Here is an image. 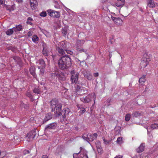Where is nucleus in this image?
<instances>
[{
  "label": "nucleus",
  "instance_id": "nucleus-1",
  "mask_svg": "<svg viewBox=\"0 0 158 158\" xmlns=\"http://www.w3.org/2000/svg\"><path fill=\"white\" fill-rule=\"evenodd\" d=\"M58 64L59 68L61 69H67L72 65L71 58L66 55L63 56L59 60Z\"/></svg>",
  "mask_w": 158,
  "mask_h": 158
},
{
  "label": "nucleus",
  "instance_id": "nucleus-2",
  "mask_svg": "<svg viewBox=\"0 0 158 158\" xmlns=\"http://www.w3.org/2000/svg\"><path fill=\"white\" fill-rule=\"evenodd\" d=\"M52 111L56 110V116H59L61 114L62 104L56 99L52 100L50 102Z\"/></svg>",
  "mask_w": 158,
  "mask_h": 158
},
{
  "label": "nucleus",
  "instance_id": "nucleus-3",
  "mask_svg": "<svg viewBox=\"0 0 158 158\" xmlns=\"http://www.w3.org/2000/svg\"><path fill=\"white\" fill-rule=\"evenodd\" d=\"M158 155V151L156 150H151L148 153H144L140 155L137 154L132 158H155Z\"/></svg>",
  "mask_w": 158,
  "mask_h": 158
},
{
  "label": "nucleus",
  "instance_id": "nucleus-4",
  "mask_svg": "<svg viewBox=\"0 0 158 158\" xmlns=\"http://www.w3.org/2000/svg\"><path fill=\"white\" fill-rule=\"evenodd\" d=\"M81 101L84 103H87L89 102L92 99L94 100V103L93 106L94 105L95 103L96 96L94 93L88 95L84 94L83 97L80 98Z\"/></svg>",
  "mask_w": 158,
  "mask_h": 158
},
{
  "label": "nucleus",
  "instance_id": "nucleus-5",
  "mask_svg": "<svg viewBox=\"0 0 158 158\" xmlns=\"http://www.w3.org/2000/svg\"><path fill=\"white\" fill-rule=\"evenodd\" d=\"M80 149L79 152L73 154V158H88L87 155V151L81 147H80Z\"/></svg>",
  "mask_w": 158,
  "mask_h": 158
},
{
  "label": "nucleus",
  "instance_id": "nucleus-6",
  "mask_svg": "<svg viewBox=\"0 0 158 158\" xmlns=\"http://www.w3.org/2000/svg\"><path fill=\"white\" fill-rule=\"evenodd\" d=\"M97 136L98 135L97 133H94L93 134H85L82 135V138L85 140L89 142V141H93L97 138Z\"/></svg>",
  "mask_w": 158,
  "mask_h": 158
},
{
  "label": "nucleus",
  "instance_id": "nucleus-7",
  "mask_svg": "<svg viewBox=\"0 0 158 158\" xmlns=\"http://www.w3.org/2000/svg\"><path fill=\"white\" fill-rule=\"evenodd\" d=\"M71 74V81L72 83L76 84L78 81L79 76V73H76L75 70L71 71L70 73Z\"/></svg>",
  "mask_w": 158,
  "mask_h": 158
},
{
  "label": "nucleus",
  "instance_id": "nucleus-8",
  "mask_svg": "<svg viewBox=\"0 0 158 158\" xmlns=\"http://www.w3.org/2000/svg\"><path fill=\"white\" fill-rule=\"evenodd\" d=\"M150 60V58L148 57V56L146 54H144L143 58L141 60L140 64V66L141 68H145L148 64L149 61Z\"/></svg>",
  "mask_w": 158,
  "mask_h": 158
},
{
  "label": "nucleus",
  "instance_id": "nucleus-9",
  "mask_svg": "<svg viewBox=\"0 0 158 158\" xmlns=\"http://www.w3.org/2000/svg\"><path fill=\"white\" fill-rule=\"evenodd\" d=\"M76 92L77 95V96H81V97H83L84 94H86V90L84 89V88L81 87L78 85H76V86H75Z\"/></svg>",
  "mask_w": 158,
  "mask_h": 158
},
{
  "label": "nucleus",
  "instance_id": "nucleus-10",
  "mask_svg": "<svg viewBox=\"0 0 158 158\" xmlns=\"http://www.w3.org/2000/svg\"><path fill=\"white\" fill-rule=\"evenodd\" d=\"M47 12L48 14L51 17L56 18H59L60 17V13L58 11L49 9L47 10Z\"/></svg>",
  "mask_w": 158,
  "mask_h": 158
},
{
  "label": "nucleus",
  "instance_id": "nucleus-11",
  "mask_svg": "<svg viewBox=\"0 0 158 158\" xmlns=\"http://www.w3.org/2000/svg\"><path fill=\"white\" fill-rule=\"evenodd\" d=\"M43 49L42 52V54L44 56H46V58L47 59L51 55L52 53L49 52V50L47 48L46 45L45 44L43 43Z\"/></svg>",
  "mask_w": 158,
  "mask_h": 158
},
{
  "label": "nucleus",
  "instance_id": "nucleus-12",
  "mask_svg": "<svg viewBox=\"0 0 158 158\" xmlns=\"http://www.w3.org/2000/svg\"><path fill=\"white\" fill-rule=\"evenodd\" d=\"M36 130L34 129L31 132L28 133L26 137V139L28 141H29L35 137V132Z\"/></svg>",
  "mask_w": 158,
  "mask_h": 158
},
{
  "label": "nucleus",
  "instance_id": "nucleus-13",
  "mask_svg": "<svg viewBox=\"0 0 158 158\" xmlns=\"http://www.w3.org/2000/svg\"><path fill=\"white\" fill-rule=\"evenodd\" d=\"M58 46L59 47H62L65 49L68 48L70 47L71 44L67 42L65 40H64L60 42H59L58 43Z\"/></svg>",
  "mask_w": 158,
  "mask_h": 158
},
{
  "label": "nucleus",
  "instance_id": "nucleus-14",
  "mask_svg": "<svg viewBox=\"0 0 158 158\" xmlns=\"http://www.w3.org/2000/svg\"><path fill=\"white\" fill-rule=\"evenodd\" d=\"M111 19L115 24L117 25H121L123 22V20L119 17H115L111 16Z\"/></svg>",
  "mask_w": 158,
  "mask_h": 158
},
{
  "label": "nucleus",
  "instance_id": "nucleus-15",
  "mask_svg": "<svg viewBox=\"0 0 158 158\" xmlns=\"http://www.w3.org/2000/svg\"><path fill=\"white\" fill-rule=\"evenodd\" d=\"M38 68H45V64L44 61L42 59L39 60L36 62Z\"/></svg>",
  "mask_w": 158,
  "mask_h": 158
},
{
  "label": "nucleus",
  "instance_id": "nucleus-16",
  "mask_svg": "<svg viewBox=\"0 0 158 158\" xmlns=\"http://www.w3.org/2000/svg\"><path fill=\"white\" fill-rule=\"evenodd\" d=\"M3 7L6 8L7 10L9 12H11L14 10L15 8V4H13L12 5L10 6L9 5L4 4L3 5Z\"/></svg>",
  "mask_w": 158,
  "mask_h": 158
},
{
  "label": "nucleus",
  "instance_id": "nucleus-17",
  "mask_svg": "<svg viewBox=\"0 0 158 158\" xmlns=\"http://www.w3.org/2000/svg\"><path fill=\"white\" fill-rule=\"evenodd\" d=\"M52 117V114L51 113H48L46 114L45 118L43 121V123H44L50 120Z\"/></svg>",
  "mask_w": 158,
  "mask_h": 158
},
{
  "label": "nucleus",
  "instance_id": "nucleus-18",
  "mask_svg": "<svg viewBox=\"0 0 158 158\" xmlns=\"http://www.w3.org/2000/svg\"><path fill=\"white\" fill-rule=\"evenodd\" d=\"M31 6L33 10H35L36 7L37 2L36 0H30Z\"/></svg>",
  "mask_w": 158,
  "mask_h": 158
},
{
  "label": "nucleus",
  "instance_id": "nucleus-19",
  "mask_svg": "<svg viewBox=\"0 0 158 158\" xmlns=\"http://www.w3.org/2000/svg\"><path fill=\"white\" fill-rule=\"evenodd\" d=\"M35 68L34 66H31L29 69V71L30 73L33 76V77L36 78V75L35 73Z\"/></svg>",
  "mask_w": 158,
  "mask_h": 158
},
{
  "label": "nucleus",
  "instance_id": "nucleus-20",
  "mask_svg": "<svg viewBox=\"0 0 158 158\" xmlns=\"http://www.w3.org/2000/svg\"><path fill=\"white\" fill-rule=\"evenodd\" d=\"M33 92L35 94H39L42 93L41 91L39 86L38 85H35V88L33 90Z\"/></svg>",
  "mask_w": 158,
  "mask_h": 158
},
{
  "label": "nucleus",
  "instance_id": "nucleus-21",
  "mask_svg": "<svg viewBox=\"0 0 158 158\" xmlns=\"http://www.w3.org/2000/svg\"><path fill=\"white\" fill-rule=\"evenodd\" d=\"M13 59L16 62V64L20 65L21 64V59L18 56H15L13 57Z\"/></svg>",
  "mask_w": 158,
  "mask_h": 158
},
{
  "label": "nucleus",
  "instance_id": "nucleus-22",
  "mask_svg": "<svg viewBox=\"0 0 158 158\" xmlns=\"http://www.w3.org/2000/svg\"><path fill=\"white\" fill-rule=\"evenodd\" d=\"M144 144L142 143L141 144L139 147L137 149L136 151L138 153H140L144 151Z\"/></svg>",
  "mask_w": 158,
  "mask_h": 158
},
{
  "label": "nucleus",
  "instance_id": "nucleus-23",
  "mask_svg": "<svg viewBox=\"0 0 158 158\" xmlns=\"http://www.w3.org/2000/svg\"><path fill=\"white\" fill-rule=\"evenodd\" d=\"M148 6L150 7H154L156 6L153 0H148Z\"/></svg>",
  "mask_w": 158,
  "mask_h": 158
},
{
  "label": "nucleus",
  "instance_id": "nucleus-24",
  "mask_svg": "<svg viewBox=\"0 0 158 158\" xmlns=\"http://www.w3.org/2000/svg\"><path fill=\"white\" fill-rule=\"evenodd\" d=\"M56 124L55 123H53L47 125L45 127V129H54L56 126Z\"/></svg>",
  "mask_w": 158,
  "mask_h": 158
},
{
  "label": "nucleus",
  "instance_id": "nucleus-25",
  "mask_svg": "<svg viewBox=\"0 0 158 158\" xmlns=\"http://www.w3.org/2000/svg\"><path fill=\"white\" fill-rule=\"evenodd\" d=\"M15 32H16L17 31H20L23 29V28L21 25H19L16 26L15 27H14Z\"/></svg>",
  "mask_w": 158,
  "mask_h": 158
},
{
  "label": "nucleus",
  "instance_id": "nucleus-26",
  "mask_svg": "<svg viewBox=\"0 0 158 158\" xmlns=\"http://www.w3.org/2000/svg\"><path fill=\"white\" fill-rule=\"evenodd\" d=\"M145 75H143L139 79V82L140 85H144V83L145 81Z\"/></svg>",
  "mask_w": 158,
  "mask_h": 158
},
{
  "label": "nucleus",
  "instance_id": "nucleus-27",
  "mask_svg": "<svg viewBox=\"0 0 158 158\" xmlns=\"http://www.w3.org/2000/svg\"><path fill=\"white\" fill-rule=\"evenodd\" d=\"M63 112L64 113V115H69V114L71 113L70 109L68 108L64 109L63 110Z\"/></svg>",
  "mask_w": 158,
  "mask_h": 158
},
{
  "label": "nucleus",
  "instance_id": "nucleus-28",
  "mask_svg": "<svg viewBox=\"0 0 158 158\" xmlns=\"http://www.w3.org/2000/svg\"><path fill=\"white\" fill-rule=\"evenodd\" d=\"M57 50L59 54L60 55H64L65 53V49H64L60 47H58Z\"/></svg>",
  "mask_w": 158,
  "mask_h": 158
},
{
  "label": "nucleus",
  "instance_id": "nucleus-29",
  "mask_svg": "<svg viewBox=\"0 0 158 158\" xmlns=\"http://www.w3.org/2000/svg\"><path fill=\"white\" fill-rule=\"evenodd\" d=\"M77 107L79 109H80V110L79 112L81 114H83L85 111V110L83 107L82 106H80L79 104L77 105Z\"/></svg>",
  "mask_w": 158,
  "mask_h": 158
},
{
  "label": "nucleus",
  "instance_id": "nucleus-30",
  "mask_svg": "<svg viewBox=\"0 0 158 158\" xmlns=\"http://www.w3.org/2000/svg\"><path fill=\"white\" fill-rule=\"evenodd\" d=\"M14 28H10L6 32V33L7 35H10L14 32V31H15Z\"/></svg>",
  "mask_w": 158,
  "mask_h": 158
},
{
  "label": "nucleus",
  "instance_id": "nucleus-31",
  "mask_svg": "<svg viewBox=\"0 0 158 158\" xmlns=\"http://www.w3.org/2000/svg\"><path fill=\"white\" fill-rule=\"evenodd\" d=\"M85 77H86L88 80H91L92 79V74L89 72L88 73L85 75Z\"/></svg>",
  "mask_w": 158,
  "mask_h": 158
},
{
  "label": "nucleus",
  "instance_id": "nucleus-32",
  "mask_svg": "<svg viewBox=\"0 0 158 158\" xmlns=\"http://www.w3.org/2000/svg\"><path fill=\"white\" fill-rule=\"evenodd\" d=\"M85 42L84 40H77L76 45L77 47L81 46Z\"/></svg>",
  "mask_w": 158,
  "mask_h": 158
},
{
  "label": "nucleus",
  "instance_id": "nucleus-33",
  "mask_svg": "<svg viewBox=\"0 0 158 158\" xmlns=\"http://www.w3.org/2000/svg\"><path fill=\"white\" fill-rule=\"evenodd\" d=\"M40 31L42 32L46 37H48L49 36V32L45 30L42 29L40 27L39 28Z\"/></svg>",
  "mask_w": 158,
  "mask_h": 158
},
{
  "label": "nucleus",
  "instance_id": "nucleus-34",
  "mask_svg": "<svg viewBox=\"0 0 158 158\" xmlns=\"http://www.w3.org/2000/svg\"><path fill=\"white\" fill-rule=\"evenodd\" d=\"M123 138L122 137H118L117 140V143L119 144H122L123 143Z\"/></svg>",
  "mask_w": 158,
  "mask_h": 158
},
{
  "label": "nucleus",
  "instance_id": "nucleus-35",
  "mask_svg": "<svg viewBox=\"0 0 158 158\" xmlns=\"http://www.w3.org/2000/svg\"><path fill=\"white\" fill-rule=\"evenodd\" d=\"M151 127L152 129L158 128V124H152L151 125Z\"/></svg>",
  "mask_w": 158,
  "mask_h": 158
},
{
  "label": "nucleus",
  "instance_id": "nucleus-36",
  "mask_svg": "<svg viewBox=\"0 0 158 158\" xmlns=\"http://www.w3.org/2000/svg\"><path fill=\"white\" fill-rule=\"evenodd\" d=\"M62 33L64 36L66 35L67 33V28L65 27L62 28Z\"/></svg>",
  "mask_w": 158,
  "mask_h": 158
},
{
  "label": "nucleus",
  "instance_id": "nucleus-37",
  "mask_svg": "<svg viewBox=\"0 0 158 158\" xmlns=\"http://www.w3.org/2000/svg\"><path fill=\"white\" fill-rule=\"evenodd\" d=\"M102 139L103 140L104 143L105 144H107L111 142V140H106V139L104 137H103Z\"/></svg>",
  "mask_w": 158,
  "mask_h": 158
},
{
  "label": "nucleus",
  "instance_id": "nucleus-38",
  "mask_svg": "<svg viewBox=\"0 0 158 158\" xmlns=\"http://www.w3.org/2000/svg\"><path fill=\"white\" fill-rule=\"evenodd\" d=\"M146 129L147 130L148 132V139L149 140H151L152 137V134H151L149 132V129H148V127H147L146 128Z\"/></svg>",
  "mask_w": 158,
  "mask_h": 158
},
{
  "label": "nucleus",
  "instance_id": "nucleus-39",
  "mask_svg": "<svg viewBox=\"0 0 158 158\" xmlns=\"http://www.w3.org/2000/svg\"><path fill=\"white\" fill-rule=\"evenodd\" d=\"M131 118V115L130 114H127L125 117V120L126 121H129Z\"/></svg>",
  "mask_w": 158,
  "mask_h": 158
},
{
  "label": "nucleus",
  "instance_id": "nucleus-40",
  "mask_svg": "<svg viewBox=\"0 0 158 158\" xmlns=\"http://www.w3.org/2000/svg\"><path fill=\"white\" fill-rule=\"evenodd\" d=\"M124 5L122 4V3L119 1H117V2H116V5L118 7H119L121 6L122 7Z\"/></svg>",
  "mask_w": 158,
  "mask_h": 158
},
{
  "label": "nucleus",
  "instance_id": "nucleus-41",
  "mask_svg": "<svg viewBox=\"0 0 158 158\" xmlns=\"http://www.w3.org/2000/svg\"><path fill=\"white\" fill-rule=\"evenodd\" d=\"M141 113L139 111H136L133 113L134 116L137 117L140 115Z\"/></svg>",
  "mask_w": 158,
  "mask_h": 158
},
{
  "label": "nucleus",
  "instance_id": "nucleus-42",
  "mask_svg": "<svg viewBox=\"0 0 158 158\" xmlns=\"http://www.w3.org/2000/svg\"><path fill=\"white\" fill-rule=\"evenodd\" d=\"M40 16L43 17H45L47 16V13L46 11H42L40 13Z\"/></svg>",
  "mask_w": 158,
  "mask_h": 158
},
{
  "label": "nucleus",
  "instance_id": "nucleus-43",
  "mask_svg": "<svg viewBox=\"0 0 158 158\" xmlns=\"http://www.w3.org/2000/svg\"><path fill=\"white\" fill-rule=\"evenodd\" d=\"M54 7L56 8H60V6L58 2L57 1L54 2Z\"/></svg>",
  "mask_w": 158,
  "mask_h": 158
},
{
  "label": "nucleus",
  "instance_id": "nucleus-44",
  "mask_svg": "<svg viewBox=\"0 0 158 158\" xmlns=\"http://www.w3.org/2000/svg\"><path fill=\"white\" fill-rule=\"evenodd\" d=\"M40 69V75H43L44 73L45 68H38Z\"/></svg>",
  "mask_w": 158,
  "mask_h": 158
},
{
  "label": "nucleus",
  "instance_id": "nucleus-45",
  "mask_svg": "<svg viewBox=\"0 0 158 158\" xmlns=\"http://www.w3.org/2000/svg\"><path fill=\"white\" fill-rule=\"evenodd\" d=\"M68 92L67 91H65L64 94V96L66 98L68 99L70 97L68 95Z\"/></svg>",
  "mask_w": 158,
  "mask_h": 158
},
{
  "label": "nucleus",
  "instance_id": "nucleus-46",
  "mask_svg": "<svg viewBox=\"0 0 158 158\" xmlns=\"http://www.w3.org/2000/svg\"><path fill=\"white\" fill-rule=\"evenodd\" d=\"M95 144L97 148L101 147V143L100 141H97L95 143Z\"/></svg>",
  "mask_w": 158,
  "mask_h": 158
},
{
  "label": "nucleus",
  "instance_id": "nucleus-47",
  "mask_svg": "<svg viewBox=\"0 0 158 158\" xmlns=\"http://www.w3.org/2000/svg\"><path fill=\"white\" fill-rule=\"evenodd\" d=\"M65 50L66 52L68 54H69L70 55H72L73 54V52L72 51L69 50H68L67 48L65 49Z\"/></svg>",
  "mask_w": 158,
  "mask_h": 158
},
{
  "label": "nucleus",
  "instance_id": "nucleus-48",
  "mask_svg": "<svg viewBox=\"0 0 158 158\" xmlns=\"http://www.w3.org/2000/svg\"><path fill=\"white\" fill-rule=\"evenodd\" d=\"M97 151L99 153H101L102 152V150L101 147L97 148Z\"/></svg>",
  "mask_w": 158,
  "mask_h": 158
},
{
  "label": "nucleus",
  "instance_id": "nucleus-49",
  "mask_svg": "<svg viewBox=\"0 0 158 158\" xmlns=\"http://www.w3.org/2000/svg\"><path fill=\"white\" fill-rule=\"evenodd\" d=\"M29 153V151L27 150H25L23 151V154L25 155L26 154H28Z\"/></svg>",
  "mask_w": 158,
  "mask_h": 158
},
{
  "label": "nucleus",
  "instance_id": "nucleus-50",
  "mask_svg": "<svg viewBox=\"0 0 158 158\" xmlns=\"http://www.w3.org/2000/svg\"><path fill=\"white\" fill-rule=\"evenodd\" d=\"M77 50L78 51H79V52H84V50L82 48H77Z\"/></svg>",
  "mask_w": 158,
  "mask_h": 158
},
{
  "label": "nucleus",
  "instance_id": "nucleus-51",
  "mask_svg": "<svg viewBox=\"0 0 158 158\" xmlns=\"http://www.w3.org/2000/svg\"><path fill=\"white\" fill-rule=\"evenodd\" d=\"M33 32L31 31H30L28 32L27 33V35L28 37L31 36L33 34Z\"/></svg>",
  "mask_w": 158,
  "mask_h": 158
},
{
  "label": "nucleus",
  "instance_id": "nucleus-52",
  "mask_svg": "<svg viewBox=\"0 0 158 158\" xmlns=\"http://www.w3.org/2000/svg\"><path fill=\"white\" fill-rule=\"evenodd\" d=\"M27 96L30 98H31L32 97V95L30 92H27Z\"/></svg>",
  "mask_w": 158,
  "mask_h": 158
},
{
  "label": "nucleus",
  "instance_id": "nucleus-53",
  "mask_svg": "<svg viewBox=\"0 0 158 158\" xmlns=\"http://www.w3.org/2000/svg\"><path fill=\"white\" fill-rule=\"evenodd\" d=\"M38 37L36 35H35L34 37L32 38V40H38Z\"/></svg>",
  "mask_w": 158,
  "mask_h": 158
},
{
  "label": "nucleus",
  "instance_id": "nucleus-54",
  "mask_svg": "<svg viewBox=\"0 0 158 158\" xmlns=\"http://www.w3.org/2000/svg\"><path fill=\"white\" fill-rule=\"evenodd\" d=\"M98 73H95L94 74V76L95 77H97L98 76Z\"/></svg>",
  "mask_w": 158,
  "mask_h": 158
},
{
  "label": "nucleus",
  "instance_id": "nucleus-55",
  "mask_svg": "<svg viewBox=\"0 0 158 158\" xmlns=\"http://www.w3.org/2000/svg\"><path fill=\"white\" fill-rule=\"evenodd\" d=\"M117 1H119L121 2L122 3V4L123 5H124L125 3V0H117Z\"/></svg>",
  "mask_w": 158,
  "mask_h": 158
},
{
  "label": "nucleus",
  "instance_id": "nucleus-56",
  "mask_svg": "<svg viewBox=\"0 0 158 158\" xmlns=\"http://www.w3.org/2000/svg\"><path fill=\"white\" fill-rule=\"evenodd\" d=\"M33 20V19L31 17H28L27 18V21H32Z\"/></svg>",
  "mask_w": 158,
  "mask_h": 158
},
{
  "label": "nucleus",
  "instance_id": "nucleus-57",
  "mask_svg": "<svg viewBox=\"0 0 158 158\" xmlns=\"http://www.w3.org/2000/svg\"><path fill=\"white\" fill-rule=\"evenodd\" d=\"M42 158H48V157L46 155H44L42 156Z\"/></svg>",
  "mask_w": 158,
  "mask_h": 158
},
{
  "label": "nucleus",
  "instance_id": "nucleus-58",
  "mask_svg": "<svg viewBox=\"0 0 158 158\" xmlns=\"http://www.w3.org/2000/svg\"><path fill=\"white\" fill-rule=\"evenodd\" d=\"M107 0H101V2L102 3L106 2Z\"/></svg>",
  "mask_w": 158,
  "mask_h": 158
},
{
  "label": "nucleus",
  "instance_id": "nucleus-59",
  "mask_svg": "<svg viewBox=\"0 0 158 158\" xmlns=\"http://www.w3.org/2000/svg\"><path fill=\"white\" fill-rule=\"evenodd\" d=\"M114 158H122V156L119 155L116 156Z\"/></svg>",
  "mask_w": 158,
  "mask_h": 158
},
{
  "label": "nucleus",
  "instance_id": "nucleus-60",
  "mask_svg": "<svg viewBox=\"0 0 158 158\" xmlns=\"http://www.w3.org/2000/svg\"><path fill=\"white\" fill-rule=\"evenodd\" d=\"M3 4V1L2 0H0V5Z\"/></svg>",
  "mask_w": 158,
  "mask_h": 158
},
{
  "label": "nucleus",
  "instance_id": "nucleus-61",
  "mask_svg": "<svg viewBox=\"0 0 158 158\" xmlns=\"http://www.w3.org/2000/svg\"><path fill=\"white\" fill-rule=\"evenodd\" d=\"M27 23L28 24H30L31 25H32V23L31 22H29L28 21H27Z\"/></svg>",
  "mask_w": 158,
  "mask_h": 158
},
{
  "label": "nucleus",
  "instance_id": "nucleus-62",
  "mask_svg": "<svg viewBox=\"0 0 158 158\" xmlns=\"http://www.w3.org/2000/svg\"><path fill=\"white\" fill-rule=\"evenodd\" d=\"M33 42L35 43H38V40H32Z\"/></svg>",
  "mask_w": 158,
  "mask_h": 158
},
{
  "label": "nucleus",
  "instance_id": "nucleus-63",
  "mask_svg": "<svg viewBox=\"0 0 158 158\" xmlns=\"http://www.w3.org/2000/svg\"><path fill=\"white\" fill-rule=\"evenodd\" d=\"M66 115H64L62 116V118H63V119L64 120L66 119L65 118H66Z\"/></svg>",
  "mask_w": 158,
  "mask_h": 158
},
{
  "label": "nucleus",
  "instance_id": "nucleus-64",
  "mask_svg": "<svg viewBox=\"0 0 158 158\" xmlns=\"http://www.w3.org/2000/svg\"><path fill=\"white\" fill-rule=\"evenodd\" d=\"M16 2H18L20 3L22 2V0H16Z\"/></svg>",
  "mask_w": 158,
  "mask_h": 158
}]
</instances>
